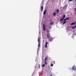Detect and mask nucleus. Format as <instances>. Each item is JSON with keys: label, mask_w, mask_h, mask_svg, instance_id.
Listing matches in <instances>:
<instances>
[{"label": "nucleus", "mask_w": 76, "mask_h": 76, "mask_svg": "<svg viewBox=\"0 0 76 76\" xmlns=\"http://www.w3.org/2000/svg\"><path fill=\"white\" fill-rule=\"evenodd\" d=\"M47 38H50V33L48 32L47 34H46Z\"/></svg>", "instance_id": "nucleus-1"}, {"label": "nucleus", "mask_w": 76, "mask_h": 76, "mask_svg": "<svg viewBox=\"0 0 76 76\" xmlns=\"http://www.w3.org/2000/svg\"><path fill=\"white\" fill-rule=\"evenodd\" d=\"M76 69V66H75V65L72 68V70H75Z\"/></svg>", "instance_id": "nucleus-2"}, {"label": "nucleus", "mask_w": 76, "mask_h": 76, "mask_svg": "<svg viewBox=\"0 0 76 76\" xmlns=\"http://www.w3.org/2000/svg\"><path fill=\"white\" fill-rule=\"evenodd\" d=\"M48 44V42H46L45 45V48H47V44Z\"/></svg>", "instance_id": "nucleus-3"}, {"label": "nucleus", "mask_w": 76, "mask_h": 76, "mask_svg": "<svg viewBox=\"0 0 76 76\" xmlns=\"http://www.w3.org/2000/svg\"><path fill=\"white\" fill-rule=\"evenodd\" d=\"M48 39L50 41H53V38H52L51 37H49Z\"/></svg>", "instance_id": "nucleus-4"}, {"label": "nucleus", "mask_w": 76, "mask_h": 76, "mask_svg": "<svg viewBox=\"0 0 76 76\" xmlns=\"http://www.w3.org/2000/svg\"><path fill=\"white\" fill-rule=\"evenodd\" d=\"M45 25L44 24L43 25V31H45Z\"/></svg>", "instance_id": "nucleus-5"}, {"label": "nucleus", "mask_w": 76, "mask_h": 76, "mask_svg": "<svg viewBox=\"0 0 76 76\" xmlns=\"http://www.w3.org/2000/svg\"><path fill=\"white\" fill-rule=\"evenodd\" d=\"M43 6H42L41 7V12H42V10H43Z\"/></svg>", "instance_id": "nucleus-6"}, {"label": "nucleus", "mask_w": 76, "mask_h": 76, "mask_svg": "<svg viewBox=\"0 0 76 76\" xmlns=\"http://www.w3.org/2000/svg\"><path fill=\"white\" fill-rule=\"evenodd\" d=\"M47 10H45L44 12H43V14L44 15H45V14L46 13V12Z\"/></svg>", "instance_id": "nucleus-7"}, {"label": "nucleus", "mask_w": 76, "mask_h": 76, "mask_svg": "<svg viewBox=\"0 0 76 76\" xmlns=\"http://www.w3.org/2000/svg\"><path fill=\"white\" fill-rule=\"evenodd\" d=\"M75 25V23H72L70 25Z\"/></svg>", "instance_id": "nucleus-8"}, {"label": "nucleus", "mask_w": 76, "mask_h": 76, "mask_svg": "<svg viewBox=\"0 0 76 76\" xmlns=\"http://www.w3.org/2000/svg\"><path fill=\"white\" fill-rule=\"evenodd\" d=\"M38 43H40V39H39V37H38Z\"/></svg>", "instance_id": "nucleus-9"}, {"label": "nucleus", "mask_w": 76, "mask_h": 76, "mask_svg": "<svg viewBox=\"0 0 76 76\" xmlns=\"http://www.w3.org/2000/svg\"><path fill=\"white\" fill-rule=\"evenodd\" d=\"M38 48H39L40 47V42L38 43Z\"/></svg>", "instance_id": "nucleus-10"}, {"label": "nucleus", "mask_w": 76, "mask_h": 76, "mask_svg": "<svg viewBox=\"0 0 76 76\" xmlns=\"http://www.w3.org/2000/svg\"><path fill=\"white\" fill-rule=\"evenodd\" d=\"M56 12H57V14H58V12H59V10H56Z\"/></svg>", "instance_id": "nucleus-11"}, {"label": "nucleus", "mask_w": 76, "mask_h": 76, "mask_svg": "<svg viewBox=\"0 0 76 76\" xmlns=\"http://www.w3.org/2000/svg\"><path fill=\"white\" fill-rule=\"evenodd\" d=\"M76 27V25H75V26L72 27V29H75Z\"/></svg>", "instance_id": "nucleus-12"}, {"label": "nucleus", "mask_w": 76, "mask_h": 76, "mask_svg": "<svg viewBox=\"0 0 76 76\" xmlns=\"http://www.w3.org/2000/svg\"><path fill=\"white\" fill-rule=\"evenodd\" d=\"M66 19L67 20H69V19H70V18H69V17H68V18H66Z\"/></svg>", "instance_id": "nucleus-13"}, {"label": "nucleus", "mask_w": 76, "mask_h": 76, "mask_svg": "<svg viewBox=\"0 0 76 76\" xmlns=\"http://www.w3.org/2000/svg\"><path fill=\"white\" fill-rule=\"evenodd\" d=\"M66 18V15H64L63 16V19L65 18Z\"/></svg>", "instance_id": "nucleus-14"}, {"label": "nucleus", "mask_w": 76, "mask_h": 76, "mask_svg": "<svg viewBox=\"0 0 76 76\" xmlns=\"http://www.w3.org/2000/svg\"><path fill=\"white\" fill-rule=\"evenodd\" d=\"M63 19H64V18H62L60 20V22H61V21H62V20H63Z\"/></svg>", "instance_id": "nucleus-15"}, {"label": "nucleus", "mask_w": 76, "mask_h": 76, "mask_svg": "<svg viewBox=\"0 0 76 76\" xmlns=\"http://www.w3.org/2000/svg\"><path fill=\"white\" fill-rule=\"evenodd\" d=\"M56 13L55 12L53 14V16H56Z\"/></svg>", "instance_id": "nucleus-16"}, {"label": "nucleus", "mask_w": 76, "mask_h": 76, "mask_svg": "<svg viewBox=\"0 0 76 76\" xmlns=\"http://www.w3.org/2000/svg\"><path fill=\"white\" fill-rule=\"evenodd\" d=\"M47 57H46L45 59V61H46V60H47Z\"/></svg>", "instance_id": "nucleus-17"}, {"label": "nucleus", "mask_w": 76, "mask_h": 76, "mask_svg": "<svg viewBox=\"0 0 76 76\" xmlns=\"http://www.w3.org/2000/svg\"><path fill=\"white\" fill-rule=\"evenodd\" d=\"M54 23H53V22H52V23H50V25H52Z\"/></svg>", "instance_id": "nucleus-18"}, {"label": "nucleus", "mask_w": 76, "mask_h": 76, "mask_svg": "<svg viewBox=\"0 0 76 76\" xmlns=\"http://www.w3.org/2000/svg\"><path fill=\"white\" fill-rule=\"evenodd\" d=\"M66 23V21H64L63 23V25H64V24Z\"/></svg>", "instance_id": "nucleus-19"}, {"label": "nucleus", "mask_w": 76, "mask_h": 76, "mask_svg": "<svg viewBox=\"0 0 76 76\" xmlns=\"http://www.w3.org/2000/svg\"><path fill=\"white\" fill-rule=\"evenodd\" d=\"M45 64L46 65L47 64V62H46V61H45Z\"/></svg>", "instance_id": "nucleus-20"}, {"label": "nucleus", "mask_w": 76, "mask_h": 76, "mask_svg": "<svg viewBox=\"0 0 76 76\" xmlns=\"http://www.w3.org/2000/svg\"><path fill=\"white\" fill-rule=\"evenodd\" d=\"M52 63H53V64H55V62L54 61H53L52 62Z\"/></svg>", "instance_id": "nucleus-21"}, {"label": "nucleus", "mask_w": 76, "mask_h": 76, "mask_svg": "<svg viewBox=\"0 0 76 76\" xmlns=\"http://www.w3.org/2000/svg\"><path fill=\"white\" fill-rule=\"evenodd\" d=\"M45 64H43V65H42V67H45Z\"/></svg>", "instance_id": "nucleus-22"}, {"label": "nucleus", "mask_w": 76, "mask_h": 76, "mask_svg": "<svg viewBox=\"0 0 76 76\" xmlns=\"http://www.w3.org/2000/svg\"><path fill=\"white\" fill-rule=\"evenodd\" d=\"M50 66H53V64H52L50 65Z\"/></svg>", "instance_id": "nucleus-23"}, {"label": "nucleus", "mask_w": 76, "mask_h": 76, "mask_svg": "<svg viewBox=\"0 0 76 76\" xmlns=\"http://www.w3.org/2000/svg\"><path fill=\"white\" fill-rule=\"evenodd\" d=\"M66 18H65V19L64 20V21H66Z\"/></svg>", "instance_id": "nucleus-24"}, {"label": "nucleus", "mask_w": 76, "mask_h": 76, "mask_svg": "<svg viewBox=\"0 0 76 76\" xmlns=\"http://www.w3.org/2000/svg\"><path fill=\"white\" fill-rule=\"evenodd\" d=\"M73 0H69V1H72Z\"/></svg>", "instance_id": "nucleus-25"}, {"label": "nucleus", "mask_w": 76, "mask_h": 76, "mask_svg": "<svg viewBox=\"0 0 76 76\" xmlns=\"http://www.w3.org/2000/svg\"><path fill=\"white\" fill-rule=\"evenodd\" d=\"M74 10H75L76 11V8H75L74 9Z\"/></svg>", "instance_id": "nucleus-26"}, {"label": "nucleus", "mask_w": 76, "mask_h": 76, "mask_svg": "<svg viewBox=\"0 0 76 76\" xmlns=\"http://www.w3.org/2000/svg\"><path fill=\"white\" fill-rule=\"evenodd\" d=\"M49 28H50V29H51V26L50 27H49Z\"/></svg>", "instance_id": "nucleus-27"}, {"label": "nucleus", "mask_w": 76, "mask_h": 76, "mask_svg": "<svg viewBox=\"0 0 76 76\" xmlns=\"http://www.w3.org/2000/svg\"><path fill=\"white\" fill-rule=\"evenodd\" d=\"M74 34V35H76V34Z\"/></svg>", "instance_id": "nucleus-28"}, {"label": "nucleus", "mask_w": 76, "mask_h": 76, "mask_svg": "<svg viewBox=\"0 0 76 76\" xmlns=\"http://www.w3.org/2000/svg\"><path fill=\"white\" fill-rule=\"evenodd\" d=\"M50 76H52V74H51V75H50Z\"/></svg>", "instance_id": "nucleus-29"}, {"label": "nucleus", "mask_w": 76, "mask_h": 76, "mask_svg": "<svg viewBox=\"0 0 76 76\" xmlns=\"http://www.w3.org/2000/svg\"><path fill=\"white\" fill-rule=\"evenodd\" d=\"M63 21H62L61 22V23H63Z\"/></svg>", "instance_id": "nucleus-30"}, {"label": "nucleus", "mask_w": 76, "mask_h": 76, "mask_svg": "<svg viewBox=\"0 0 76 76\" xmlns=\"http://www.w3.org/2000/svg\"><path fill=\"white\" fill-rule=\"evenodd\" d=\"M40 67V65H39V67Z\"/></svg>", "instance_id": "nucleus-31"}, {"label": "nucleus", "mask_w": 76, "mask_h": 76, "mask_svg": "<svg viewBox=\"0 0 76 76\" xmlns=\"http://www.w3.org/2000/svg\"><path fill=\"white\" fill-rule=\"evenodd\" d=\"M75 1H76V0H75Z\"/></svg>", "instance_id": "nucleus-32"}, {"label": "nucleus", "mask_w": 76, "mask_h": 76, "mask_svg": "<svg viewBox=\"0 0 76 76\" xmlns=\"http://www.w3.org/2000/svg\"><path fill=\"white\" fill-rule=\"evenodd\" d=\"M75 14H76V13H75Z\"/></svg>", "instance_id": "nucleus-33"}, {"label": "nucleus", "mask_w": 76, "mask_h": 76, "mask_svg": "<svg viewBox=\"0 0 76 76\" xmlns=\"http://www.w3.org/2000/svg\"><path fill=\"white\" fill-rule=\"evenodd\" d=\"M38 66H39V64L38 65Z\"/></svg>", "instance_id": "nucleus-34"}]
</instances>
